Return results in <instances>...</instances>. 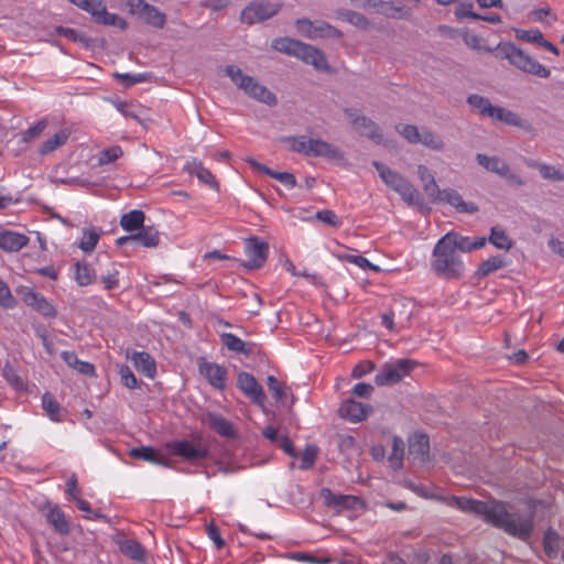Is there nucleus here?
<instances>
[{
    "instance_id": "obj_1",
    "label": "nucleus",
    "mask_w": 564,
    "mask_h": 564,
    "mask_svg": "<svg viewBox=\"0 0 564 564\" xmlns=\"http://www.w3.org/2000/svg\"><path fill=\"white\" fill-rule=\"evenodd\" d=\"M455 506L465 512L482 516L492 525L502 529L510 535L527 540L533 530L531 517L518 512H509L498 501L485 502L465 497H454Z\"/></svg>"
},
{
    "instance_id": "obj_2",
    "label": "nucleus",
    "mask_w": 564,
    "mask_h": 564,
    "mask_svg": "<svg viewBox=\"0 0 564 564\" xmlns=\"http://www.w3.org/2000/svg\"><path fill=\"white\" fill-rule=\"evenodd\" d=\"M372 164L386 185L397 192L409 206L416 207L423 215L430 214L431 207L410 181L381 162L373 161Z\"/></svg>"
},
{
    "instance_id": "obj_3",
    "label": "nucleus",
    "mask_w": 564,
    "mask_h": 564,
    "mask_svg": "<svg viewBox=\"0 0 564 564\" xmlns=\"http://www.w3.org/2000/svg\"><path fill=\"white\" fill-rule=\"evenodd\" d=\"M431 267L438 278L445 280H458L465 271L460 254L441 239L434 246Z\"/></svg>"
},
{
    "instance_id": "obj_4",
    "label": "nucleus",
    "mask_w": 564,
    "mask_h": 564,
    "mask_svg": "<svg viewBox=\"0 0 564 564\" xmlns=\"http://www.w3.org/2000/svg\"><path fill=\"white\" fill-rule=\"evenodd\" d=\"M225 73L231 79V82L239 89H242L249 97L270 107L276 105L278 99L275 95L259 82H257L253 77L245 75L238 66L227 65Z\"/></svg>"
},
{
    "instance_id": "obj_5",
    "label": "nucleus",
    "mask_w": 564,
    "mask_h": 564,
    "mask_svg": "<svg viewBox=\"0 0 564 564\" xmlns=\"http://www.w3.org/2000/svg\"><path fill=\"white\" fill-rule=\"evenodd\" d=\"M498 50L501 52V59H508L509 63L518 69L535 75L541 78H547L551 75L550 69L541 65L524 51L517 47L511 42H500Z\"/></svg>"
},
{
    "instance_id": "obj_6",
    "label": "nucleus",
    "mask_w": 564,
    "mask_h": 564,
    "mask_svg": "<svg viewBox=\"0 0 564 564\" xmlns=\"http://www.w3.org/2000/svg\"><path fill=\"white\" fill-rule=\"evenodd\" d=\"M166 448L176 456L189 463H198L208 457L209 448L202 436L196 435L192 440L172 441Z\"/></svg>"
},
{
    "instance_id": "obj_7",
    "label": "nucleus",
    "mask_w": 564,
    "mask_h": 564,
    "mask_svg": "<svg viewBox=\"0 0 564 564\" xmlns=\"http://www.w3.org/2000/svg\"><path fill=\"white\" fill-rule=\"evenodd\" d=\"M417 362L412 359H399L394 362L386 364L375 377V383L379 387L392 386L408 376Z\"/></svg>"
},
{
    "instance_id": "obj_8",
    "label": "nucleus",
    "mask_w": 564,
    "mask_h": 564,
    "mask_svg": "<svg viewBox=\"0 0 564 564\" xmlns=\"http://www.w3.org/2000/svg\"><path fill=\"white\" fill-rule=\"evenodd\" d=\"M344 113L360 135L369 138L377 144L383 142V134L380 132V127L373 120L366 116L358 115L357 110L352 108H345Z\"/></svg>"
},
{
    "instance_id": "obj_9",
    "label": "nucleus",
    "mask_w": 564,
    "mask_h": 564,
    "mask_svg": "<svg viewBox=\"0 0 564 564\" xmlns=\"http://www.w3.org/2000/svg\"><path fill=\"white\" fill-rule=\"evenodd\" d=\"M124 6L129 9L131 14L140 17L145 23L154 28L162 29L165 25V13L147 3L144 0H126Z\"/></svg>"
},
{
    "instance_id": "obj_10",
    "label": "nucleus",
    "mask_w": 564,
    "mask_h": 564,
    "mask_svg": "<svg viewBox=\"0 0 564 564\" xmlns=\"http://www.w3.org/2000/svg\"><path fill=\"white\" fill-rule=\"evenodd\" d=\"M245 252L248 256L247 261H238L241 267L247 270L260 269L267 261L269 253V245L258 237L246 239Z\"/></svg>"
},
{
    "instance_id": "obj_11",
    "label": "nucleus",
    "mask_w": 564,
    "mask_h": 564,
    "mask_svg": "<svg viewBox=\"0 0 564 564\" xmlns=\"http://www.w3.org/2000/svg\"><path fill=\"white\" fill-rule=\"evenodd\" d=\"M281 4L269 1H252L241 12L240 19L247 24L268 20L281 10Z\"/></svg>"
},
{
    "instance_id": "obj_12",
    "label": "nucleus",
    "mask_w": 564,
    "mask_h": 564,
    "mask_svg": "<svg viewBox=\"0 0 564 564\" xmlns=\"http://www.w3.org/2000/svg\"><path fill=\"white\" fill-rule=\"evenodd\" d=\"M18 293L28 306H31L44 317H55L57 315L55 307L43 295L32 289L21 286Z\"/></svg>"
},
{
    "instance_id": "obj_13",
    "label": "nucleus",
    "mask_w": 564,
    "mask_h": 564,
    "mask_svg": "<svg viewBox=\"0 0 564 564\" xmlns=\"http://www.w3.org/2000/svg\"><path fill=\"white\" fill-rule=\"evenodd\" d=\"M237 387L256 404L260 406L264 405L267 399L264 391L253 375L245 371L239 372L237 378Z\"/></svg>"
},
{
    "instance_id": "obj_14",
    "label": "nucleus",
    "mask_w": 564,
    "mask_h": 564,
    "mask_svg": "<svg viewBox=\"0 0 564 564\" xmlns=\"http://www.w3.org/2000/svg\"><path fill=\"white\" fill-rule=\"evenodd\" d=\"M199 373L208 381L215 389L224 390L226 387L227 369L224 366L215 362L206 361L204 358L198 362Z\"/></svg>"
},
{
    "instance_id": "obj_15",
    "label": "nucleus",
    "mask_w": 564,
    "mask_h": 564,
    "mask_svg": "<svg viewBox=\"0 0 564 564\" xmlns=\"http://www.w3.org/2000/svg\"><path fill=\"white\" fill-rule=\"evenodd\" d=\"M43 510L45 511V519L47 523L52 525L58 534H69V522L66 519L64 511L57 505L46 502Z\"/></svg>"
},
{
    "instance_id": "obj_16",
    "label": "nucleus",
    "mask_w": 564,
    "mask_h": 564,
    "mask_svg": "<svg viewBox=\"0 0 564 564\" xmlns=\"http://www.w3.org/2000/svg\"><path fill=\"white\" fill-rule=\"evenodd\" d=\"M371 411L372 408L370 405H365L361 402L355 401L354 399L344 401L338 410L339 415L343 419L349 420L351 422H360L366 420Z\"/></svg>"
},
{
    "instance_id": "obj_17",
    "label": "nucleus",
    "mask_w": 564,
    "mask_h": 564,
    "mask_svg": "<svg viewBox=\"0 0 564 564\" xmlns=\"http://www.w3.org/2000/svg\"><path fill=\"white\" fill-rule=\"evenodd\" d=\"M438 202L449 204L459 213L475 214L479 210V207L475 203H466L462 195L453 188L442 189L437 198V203Z\"/></svg>"
},
{
    "instance_id": "obj_18",
    "label": "nucleus",
    "mask_w": 564,
    "mask_h": 564,
    "mask_svg": "<svg viewBox=\"0 0 564 564\" xmlns=\"http://www.w3.org/2000/svg\"><path fill=\"white\" fill-rule=\"evenodd\" d=\"M319 495L327 507L352 510L360 503L359 498L355 496L336 495L328 488H323Z\"/></svg>"
},
{
    "instance_id": "obj_19",
    "label": "nucleus",
    "mask_w": 564,
    "mask_h": 564,
    "mask_svg": "<svg viewBox=\"0 0 564 564\" xmlns=\"http://www.w3.org/2000/svg\"><path fill=\"white\" fill-rule=\"evenodd\" d=\"M308 150L311 151L310 156L338 161L344 159V153L339 148L322 139H311V147H308Z\"/></svg>"
},
{
    "instance_id": "obj_20",
    "label": "nucleus",
    "mask_w": 564,
    "mask_h": 564,
    "mask_svg": "<svg viewBox=\"0 0 564 564\" xmlns=\"http://www.w3.org/2000/svg\"><path fill=\"white\" fill-rule=\"evenodd\" d=\"M221 344L229 350L237 354H241L246 357L254 354L257 345L254 343H248L241 340L239 337L231 333L220 334Z\"/></svg>"
},
{
    "instance_id": "obj_21",
    "label": "nucleus",
    "mask_w": 564,
    "mask_h": 564,
    "mask_svg": "<svg viewBox=\"0 0 564 564\" xmlns=\"http://www.w3.org/2000/svg\"><path fill=\"white\" fill-rule=\"evenodd\" d=\"M492 119H496L511 127L520 128L527 132L533 131V127L529 121L522 119L517 112L500 106H496Z\"/></svg>"
},
{
    "instance_id": "obj_22",
    "label": "nucleus",
    "mask_w": 564,
    "mask_h": 564,
    "mask_svg": "<svg viewBox=\"0 0 564 564\" xmlns=\"http://www.w3.org/2000/svg\"><path fill=\"white\" fill-rule=\"evenodd\" d=\"M127 358L130 359L138 371H141L149 378H153L156 373L155 361L150 354L145 351L127 350Z\"/></svg>"
},
{
    "instance_id": "obj_23",
    "label": "nucleus",
    "mask_w": 564,
    "mask_h": 564,
    "mask_svg": "<svg viewBox=\"0 0 564 564\" xmlns=\"http://www.w3.org/2000/svg\"><path fill=\"white\" fill-rule=\"evenodd\" d=\"M297 58H301L306 64L313 65L318 70H326L328 68L327 59L325 54L316 47L302 43Z\"/></svg>"
},
{
    "instance_id": "obj_24",
    "label": "nucleus",
    "mask_w": 564,
    "mask_h": 564,
    "mask_svg": "<svg viewBox=\"0 0 564 564\" xmlns=\"http://www.w3.org/2000/svg\"><path fill=\"white\" fill-rule=\"evenodd\" d=\"M246 162L254 171L263 173V174H267V175L271 176L272 178L278 180L279 182H281L282 184H284L285 186H288L290 188H293V187L296 186V180H295V176L292 173H289V172H275V171L271 170L270 167H268L267 165L258 162L257 160H254L252 158L246 159Z\"/></svg>"
},
{
    "instance_id": "obj_25",
    "label": "nucleus",
    "mask_w": 564,
    "mask_h": 564,
    "mask_svg": "<svg viewBox=\"0 0 564 564\" xmlns=\"http://www.w3.org/2000/svg\"><path fill=\"white\" fill-rule=\"evenodd\" d=\"M417 175L422 182L423 191L427 195L429 199L432 203H437V198L440 197V192L442 189L438 187L434 175L431 173L427 166L423 164L417 166Z\"/></svg>"
},
{
    "instance_id": "obj_26",
    "label": "nucleus",
    "mask_w": 564,
    "mask_h": 564,
    "mask_svg": "<svg viewBox=\"0 0 564 564\" xmlns=\"http://www.w3.org/2000/svg\"><path fill=\"white\" fill-rule=\"evenodd\" d=\"M205 422L214 432L223 437L234 438L237 434L234 425L220 414L209 412L206 415Z\"/></svg>"
},
{
    "instance_id": "obj_27",
    "label": "nucleus",
    "mask_w": 564,
    "mask_h": 564,
    "mask_svg": "<svg viewBox=\"0 0 564 564\" xmlns=\"http://www.w3.org/2000/svg\"><path fill=\"white\" fill-rule=\"evenodd\" d=\"M185 170L213 189H219V183L216 181L213 173L206 169L200 161L194 159L192 162L186 164Z\"/></svg>"
},
{
    "instance_id": "obj_28",
    "label": "nucleus",
    "mask_w": 564,
    "mask_h": 564,
    "mask_svg": "<svg viewBox=\"0 0 564 564\" xmlns=\"http://www.w3.org/2000/svg\"><path fill=\"white\" fill-rule=\"evenodd\" d=\"M29 242V237L23 234L14 231H2L0 232V248L9 251L17 252L25 247Z\"/></svg>"
},
{
    "instance_id": "obj_29",
    "label": "nucleus",
    "mask_w": 564,
    "mask_h": 564,
    "mask_svg": "<svg viewBox=\"0 0 564 564\" xmlns=\"http://www.w3.org/2000/svg\"><path fill=\"white\" fill-rule=\"evenodd\" d=\"M267 384L269 391L278 402L285 406H291L293 404L294 397L292 394L289 395L290 389L280 382L274 376H269L267 378Z\"/></svg>"
},
{
    "instance_id": "obj_30",
    "label": "nucleus",
    "mask_w": 564,
    "mask_h": 564,
    "mask_svg": "<svg viewBox=\"0 0 564 564\" xmlns=\"http://www.w3.org/2000/svg\"><path fill=\"white\" fill-rule=\"evenodd\" d=\"M97 11L93 12V19L96 23L102 25L118 26L121 30H124L127 28V22L118 14L109 13L104 2L97 3Z\"/></svg>"
},
{
    "instance_id": "obj_31",
    "label": "nucleus",
    "mask_w": 564,
    "mask_h": 564,
    "mask_svg": "<svg viewBox=\"0 0 564 564\" xmlns=\"http://www.w3.org/2000/svg\"><path fill=\"white\" fill-rule=\"evenodd\" d=\"M134 246H143L145 248H155L160 243V232L153 226H144L133 234Z\"/></svg>"
},
{
    "instance_id": "obj_32",
    "label": "nucleus",
    "mask_w": 564,
    "mask_h": 564,
    "mask_svg": "<svg viewBox=\"0 0 564 564\" xmlns=\"http://www.w3.org/2000/svg\"><path fill=\"white\" fill-rule=\"evenodd\" d=\"M409 453L420 462H426L430 453L429 436L426 434H415L414 440L409 443Z\"/></svg>"
},
{
    "instance_id": "obj_33",
    "label": "nucleus",
    "mask_w": 564,
    "mask_h": 564,
    "mask_svg": "<svg viewBox=\"0 0 564 564\" xmlns=\"http://www.w3.org/2000/svg\"><path fill=\"white\" fill-rule=\"evenodd\" d=\"M477 163L482 166L485 170L498 174L500 177L506 175L508 164L498 156H489L484 153H478L476 155Z\"/></svg>"
},
{
    "instance_id": "obj_34",
    "label": "nucleus",
    "mask_w": 564,
    "mask_h": 564,
    "mask_svg": "<svg viewBox=\"0 0 564 564\" xmlns=\"http://www.w3.org/2000/svg\"><path fill=\"white\" fill-rule=\"evenodd\" d=\"M61 357L67 364V366L77 370L79 373L89 377L95 376V366L90 362L79 360L75 352L63 351Z\"/></svg>"
},
{
    "instance_id": "obj_35",
    "label": "nucleus",
    "mask_w": 564,
    "mask_h": 564,
    "mask_svg": "<svg viewBox=\"0 0 564 564\" xmlns=\"http://www.w3.org/2000/svg\"><path fill=\"white\" fill-rule=\"evenodd\" d=\"M441 240L449 246L455 252H470L471 240L468 237H464L458 232L449 231L441 238Z\"/></svg>"
},
{
    "instance_id": "obj_36",
    "label": "nucleus",
    "mask_w": 564,
    "mask_h": 564,
    "mask_svg": "<svg viewBox=\"0 0 564 564\" xmlns=\"http://www.w3.org/2000/svg\"><path fill=\"white\" fill-rule=\"evenodd\" d=\"M130 456L145 462H151L158 465L169 466V460L165 457L160 456L158 452L150 446L132 448L130 451Z\"/></svg>"
},
{
    "instance_id": "obj_37",
    "label": "nucleus",
    "mask_w": 564,
    "mask_h": 564,
    "mask_svg": "<svg viewBox=\"0 0 564 564\" xmlns=\"http://www.w3.org/2000/svg\"><path fill=\"white\" fill-rule=\"evenodd\" d=\"M467 104L473 109L477 110L479 115L494 118L496 106L491 105L487 97L480 96L478 94H471L467 97Z\"/></svg>"
},
{
    "instance_id": "obj_38",
    "label": "nucleus",
    "mask_w": 564,
    "mask_h": 564,
    "mask_svg": "<svg viewBox=\"0 0 564 564\" xmlns=\"http://www.w3.org/2000/svg\"><path fill=\"white\" fill-rule=\"evenodd\" d=\"M337 18L350 23L360 30H369L371 26V23L366 15L349 9L338 10Z\"/></svg>"
},
{
    "instance_id": "obj_39",
    "label": "nucleus",
    "mask_w": 564,
    "mask_h": 564,
    "mask_svg": "<svg viewBox=\"0 0 564 564\" xmlns=\"http://www.w3.org/2000/svg\"><path fill=\"white\" fill-rule=\"evenodd\" d=\"M145 215L142 210L134 209L124 214L120 219V226L126 231H135L144 227Z\"/></svg>"
},
{
    "instance_id": "obj_40",
    "label": "nucleus",
    "mask_w": 564,
    "mask_h": 564,
    "mask_svg": "<svg viewBox=\"0 0 564 564\" xmlns=\"http://www.w3.org/2000/svg\"><path fill=\"white\" fill-rule=\"evenodd\" d=\"M75 280L80 286H87L95 282L96 272L85 261H78L75 264Z\"/></svg>"
},
{
    "instance_id": "obj_41",
    "label": "nucleus",
    "mask_w": 564,
    "mask_h": 564,
    "mask_svg": "<svg viewBox=\"0 0 564 564\" xmlns=\"http://www.w3.org/2000/svg\"><path fill=\"white\" fill-rule=\"evenodd\" d=\"M302 43L303 42L290 37H280L272 42V48L280 53L297 57L300 50H302Z\"/></svg>"
},
{
    "instance_id": "obj_42",
    "label": "nucleus",
    "mask_w": 564,
    "mask_h": 564,
    "mask_svg": "<svg viewBox=\"0 0 564 564\" xmlns=\"http://www.w3.org/2000/svg\"><path fill=\"white\" fill-rule=\"evenodd\" d=\"M68 138L69 132L67 130H59L53 137L48 138L46 141L42 143L41 148L39 149V153L41 155H46L55 151L56 149L65 144Z\"/></svg>"
},
{
    "instance_id": "obj_43",
    "label": "nucleus",
    "mask_w": 564,
    "mask_h": 564,
    "mask_svg": "<svg viewBox=\"0 0 564 564\" xmlns=\"http://www.w3.org/2000/svg\"><path fill=\"white\" fill-rule=\"evenodd\" d=\"M120 551L133 561L142 562L145 558L143 546L132 539L120 542Z\"/></svg>"
},
{
    "instance_id": "obj_44",
    "label": "nucleus",
    "mask_w": 564,
    "mask_h": 564,
    "mask_svg": "<svg viewBox=\"0 0 564 564\" xmlns=\"http://www.w3.org/2000/svg\"><path fill=\"white\" fill-rule=\"evenodd\" d=\"M505 264V260L501 256H492L480 263L475 275L478 279L486 278L496 270L503 268Z\"/></svg>"
},
{
    "instance_id": "obj_45",
    "label": "nucleus",
    "mask_w": 564,
    "mask_h": 564,
    "mask_svg": "<svg viewBox=\"0 0 564 564\" xmlns=\"http://www.w3.org/2000/svg\"><path fill=\"white\" fill-rule=\"evenodd\" d=\"M489 242L492 243L496 248L506 251L510 250L513 246L512 239L508 237L503 229H499L498 227L491 228Z\"/></svg>"
},
{
    "instance_id": "obj_46",
    "label": "nucleus",
    "mask_w": 564,
    "mask_h": 564,
    "mask_svg": "<svg viewBox=\"0 0 564 564\" xmlns=\"http://www.w3.org/2000/svg\"><path fill=\"white\" fill-rule=\"evenodd\" d=\"M404 456V442L401 437L394 435L392 437V452L389 456V462L393 469L402 467V459Z\"/></svg>"
},
{
    "instance_id": "obj_47",
    "label": "nucleus",
    "mask_w": 564,
    "mask_h": 564,
    "mask_svg": "<svg viewBox=\"0 0 564 564\" xmlns=\"http://www.w3.org/2000/svg\"><path fill=\"white\" fill-rule=\"evenodd\" d=\"M420 135L421 140L419 141V143H422L423 145L431 150L441 151L445 147L443 139L438 134L429 129H422Z\"/></svg>"
},
{
    "instance_id": "obj_48",
    "label": "nucleus",
    "mask_w": 564,
    "mask_h": 564,
    "mask_svg": "<svg viewBox=\"0 0 564 564\" xmlns=\"http://www.w3.org/2000/svg\"><path fill=\"white\" fill-rule=\"evenodd\" d=\"M100 235H101V230H99L97 228L85 230L83 234L82 241L79 243V248L84 252L94 251V249L96 248V245L99 241Z\"/></svg>"
},
{
    "instance_id": "obj_49",
    "label": "nucleus",
    "mask_w": 564,
    "mask_h": 564,
    "mask_svg": "<svg viewBox=\"0 0 564 564\" xmlns=\"http://www.w3.org/2000/svg\"><path fill=\"white\" fill-rule=\"evenodd\" d=\"M42 405H43V409L45 410V412L48 414V416L53 420V421H59L61 420V406L58 404V402L55 400V398L46 392L43 394L42 397Z\"/></svg>"
},
{
    "instance_id": "obj_50",
    "label": "nucleus",
    "mask_w": 564,
    "mask_h": 564,
    "mask_svg": "<svg viewBox=\"0 0 564 564\" xmlns=\"http://www.w3.org/2000/svg\"><path fill=\"white\" fill-rule=\"evenodd\" d=\"M285 141L291 144V150L293 152L310 156L308 147H311V139H307L305 135L300 137H288Z\"/></svg>"
},
{
    "instance_id": "obj_51",
    "label": "nucleus",
    "mask_w": 564,
    "mask_h": 564,
    "mask_svg": "<svg viewBox=\"0 0 564 564\" xmlns=\"http://www.w3.org/2000/svg\"><path fill=\"white\" fill-rule=\"evenodd\" d=\"M350 2L362 10L376 9L378 12L383 13L387 17H395L393 13H389L388 11L383 10V7L388 3L383 2L382 0H350Z\"/></svg>"
},
{
    "instance_id": "obj_52",
    "label": "nucleus",
    "mask_w": 564,
    "mask_h": 564,
    "mask_svg": "<svg viewBox=\"0 0 564 564\" xmlns=\"http://www.w3.org/2000/svg\"><path fill=\"white\" fill-rule=\"evenodd\" d=\"M315 37L340 39L343 37V32L327 22L317 21Z\"/></svg>"
},
{
    "instance_id": "obj_53",
    "label": "nucleus",
    "mask_w": 564,
    "mask_h": 564,
    "mask_svg": "<svg viewBox=\"0 0 564 564\" xmlns=\"http://www.w3.org/2000/svg\"><path fill=\"white\" fill-rule=\"evenodd\" d=\"M123 151L119 145L111 147L110 149H106L99 153L98 164L106 165L115 162L117 159L122 156Z\"/></svg>"
},
{
    "instance_id": "obj_54",
    "label": "nucleus",
    "mask_w": 564,
    "mask_h": 564,
    "mask_svg": "<svg viewBox=\"0 0 564 564\" xmlns=\"http://www.w3.org/2000/svg\"><path fill=\"white\" fill-rule=\"evenodd\" d=\"M558 539V534L555 531L549 530L544 534L543 546L544 551L550 557H555L557 554L556 542Z\"/></svg>"
},
{
    "instance_id": "obj_55",
    "label": "nucleus",
    "mask_w": 564,
    "mask_h": 564,
    "mask_svg": "<svg viewBox=\"0 0 564 564\" xmlns=\"http://www.w3.org/2000/svg\"><path fill=\"white\" fill-rule=\"evenodd\" d=\"M514 33H516V36L519 40L525 41L528 43H535V44L539 45L540 42L543 41V34L539 30H534V29H532V30L516 29Z\"/></svg>"
},
{
    "instance_id": "obj_56",
    "label": "nucleus",
    "mask_w": 564,
    "mask_h": 564,
    "mask_svg": "<svg viewBox=\"0 0 564 564\" xmlns=\"http://www.w3.org/2000/svg\"><path fill=\"white\" fill-rule=\"evenodd\" d=\"M411 302L406 300H394L393 305L390 310H395L397 316L400 319L409 321L412 315V311L410 310Z\"/></svg>"
},
{
    "instance_id": "obj_57",
    "label": "nucleus",
    "mask_w": 564,
    "mask_h": 564,
    "mask_svg": "<svg viewBox=\"0 0 564 564\" xmlns=\"http://www.w3.org/2000/svg\"><path fill=\"white\" fill-rule=\"evenodd\" d=\"M47 127V121L45 119L40 120L34 126L30 127L28 130H25L22 133V141L23 142H30L36 138H39L45 128Z\"/></svg>"
},
{
    "instance_id": "obj_58",
    "label": "nucleus",
    "mask_w": 564,
    "mask_h": 564,
    "mask_svg": "<svg viewBox=\"0 0 564 564\" xmlns=\"http://www.w3.org/2000/svg\"><path fill=\"white\" fill-rule=\"evenodd\" d=\"M318 449L314 445H307L302 455L300 468L302 470L311 469L314 466Z\"/></svg>"
},
{
    "instance_id": "obj_59",
    "label": "nucleus",
    "mask_w": 564,
    "mask_h": 564,
    "mask_svg": "<svg viewBox=\"0 0 564 564\" xmlns=\"http://www.w3.org/2000/svg\"><path fill=\"white\" fill-rule=\"evenodd\" d=\"M397 130L410 143H419L421 140V131L414 124H404L401 128L397 127Z\"/></svg>"
},
{
    "instance_id": "obj_60",
    "label": "nucleus",
    "mask_w": 564,
    "mask_h": 564,
    "mask_svg": "<svg viewBox=\"0 0 564 564\" xmlns=\"http://www.w3.org/2000/svg\"><path fill=\"white\" fill-rule=\"evenodd\" d=\"M338 259L345 260L351 263L357 264L361 269H370L373 271H379V267L370 263L368 259L362 256H351V254H339Z\"/></svg>"
},
{
    "instance_id": "obj_61",
    "label": "nucleus",
    "mask_w": 564,
    "mask_h": 564,
    "mask_svg": "<svg viewBox=\"0 0 564 564\" xmlns=\"http://www.w3.org/2000/svg\"><path fill=\"white\" fill-rule=\"evenodd\" d=\"M473 8H474L473 2H460L455 10V17L457 19H464V18H468V19H473V20L479 19L480 14L474 12Z\"/></svg>"
},
{
    "instance_id": "obj_62",
    "label": "nucleus",
    "mask_w": 564,
    "mask_h": 564,
    "mask_svg": "<svg viewBox=\"0 0 564 564\" xmlns=\"http://www.w3.org/2000/svg\"><path fill=\"white\" fill-rule=\"evenodd\" d=\"M17 305V301L11 294L8 285L0 279V306L12 308Z\"/></svg>"
},
{
    "instance_id": "obj_63",
    "label": "nucleus",
    "mask_w": 564,
    "mask_h": 564,
    "mask_svg": "<svg viewBox=\"0 0 564 564\" xmlns=\"http://www.w3.org/2000/svg\"><path fill=\"white\" fill-rule=\"evenodd\" d=\"M119 375L121 382L124 387L129 389H135L138 387V381L129 366L122 365L119 368Z\"/></svg>"
},
{
    "instance_id": "obj_64",
    "label": "nucleus",
    "mask_w": 564,
    "mask_h": 564,
    "mask_svg": "<svg viewBox=\"0 0 564 564\" xmlns=\"http://www.w3.org/2000/svg\"><path fill=\"white\" fill-rule=\"evenodd\" d=\"M315 217L323 221L324 224H327L334 228H338L341 225L340 219L338 216L329 209L319 210L316 213Z\"/></svg>"
}]
</instances>
